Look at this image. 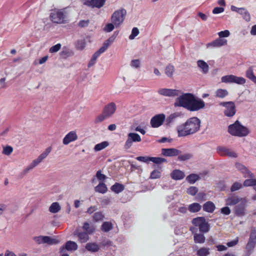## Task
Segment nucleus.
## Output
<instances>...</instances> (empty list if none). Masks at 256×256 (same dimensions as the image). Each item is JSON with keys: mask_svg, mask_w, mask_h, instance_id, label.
Returning a JSON list of instances; mask_svg holds the SVG:
<instances>
[{"mask_svg": "<svg viewBox=\"0 0 256 256\" xmlns=\"http://www.w3.org/2000/svg\"><path fill=\"white\" fill-rule=\"evenodd\" d=\"M200 120L197 117H192L176 128L179 137L186 136L196 133L200 128Z\"/></svg>", "mask_w": 256, "mask_h": 256, "instance_id": "f257e3e1", "label": "nucleus"}, {"mask_svg": "<svg viewBox=\"0 0 256 256\" xmlns=\"http://www.w3.org/2000/svg\"><path fill=\"white\" fill-rule=\"evenodd\" d=\"M192 223L194 226L190 228V230L192 234L197 232L198 229L203 234L208 232L210 230V225L204 217L198 216L194 218L192 220Z\"/></svg>", "mask_w": 256, "mask_h": 256, "instance_id": "f03ea898", "label": "nucleus"}, {"mask_svg": "<svg viewBox=\"0 0 256 256\" xmlns=\"http://www.w3.org/2000/svg\"><path fill=\"white\" fill-rule=\"evenodd\" d=\"M228 132L232 136L239 137L245 136L249 134L248 128L242 125L238 120L236 121L234 124L228 126Z\"/></svg>", "mask_w": 256, "mask_h": 256, "instance_id": "7ed1b4c3", "label": "nucleus"}, {"mask_svg": "<svg viewBox=\"0 0 256 256\" xmlns=\"http://www.w3.org/2000/svg\"><path fill=\"white\" fill-rule=\"evenodd\" d=\"M82 228L86 232H80L78 230H76L74 232V236L78 237L80 242L84 243L89 239L88 234H92L94 231V228L88 222H86L84 223Z\"/></svg>", "mask_w": 256, "mask_h": 256, "instance_id": "20e7f679", "label": "nucleus"}, {"mask_svg": "<svg viewBox=\"0 0 256 256\" xmlns=\"http://www.w3.org/2000/svg\"><path fill=\"white\" fill-rule=\"evenodd\" d=\"M116 106L114 102H111L104 108L102 112L97 116V122H102L111 117L116 112Z\"/></svg>", "mask_w": 256, "mask_h": 256, "instance_id": "39448f33", "label": "nucleus"}, {"mask_svg": "<svg viewBox=\"0 0 256 256\" xmlns=\"http://www.w3.org/2000/svg\"><path fill=\"white\" fill-rule=\"evenodd\" d=\"M194 95L191 93L183 94L177 98L174 104L176 107L181 106L188 110Z\"/></svg>", "mask_w": 256, "mask_h": 256, "instance_id": "423d86ee", "label": "nucleus"}, {"mask_svg": "<svg viewBox=\"0 0 256 256\" xmlns=\"http://www.w3.org/2000/svg\"><path fill=\"white\" fill-rule=\"evenodd\" d=\"M52 150V147L49 146L46 150L44 152H43L42 154H40L38 157L34 160L32 163L26 168H24L22 172V175H25L28 172L32 169H33L34 167H36V166H38L40 162H42V160L44 159L50 152Z\"/></svg>", "mask_w": 256, "mask_h": 256, "instance_id": "0eeeda50", "label": "nucleus"}, {"mask_svg": "<svg viewBox=\"0 0 256 256\" xmlns=\"http://www.w3.org/2000/svg\"><path fill=\"white\" fill-rule=\"evenodd\" d=\"M50 18L54 23H66L67 21L66 12L64 10H54L50 13Z\"/></svg>", "mask_w": 256, "mask_h": 256, "instance_id": "6e6552de", "label": "nucleus"}, {"mask_svg": "<svg viewBox=\"0 0 256 256\" xmlns=\"http://www.w3.org/2000/svg\"><path fill=\"white\" fill-rule=\"evenodd\" d=\"M126 14L124 8L116 10L112 14L111 21L116 28L118 27L124 22Z\"/></svg>", "mask_w": 256, "mask_h": 256, "instance_id": "1a4fd4ad", "label": "nucleus"}, {"mask_svg": "<svg viewBox=\"0 0 256 256\" xmlns=\"http://www.w3.org/2000/svg\"><path fill=\"white\" fill-rule=\"evenodd\" d=\"M141 141V138L138 134L130 132L128 134V138L124 143V148L128 150L132 147L134 142H139Z\"/></svg>", "mask_w": 256, "mask_h": 256, "instance_id": "9d476101", "label": "nucleus"}, {"mask_svg": "<svg viewBox=\"0 0 256 256\" xmlns=\"http://www.w3.org/2000/svg\"><path fill=\"white\" fill-rule=\"evenodd\" d=\"M34 240L38 244H47L49 245L56 244L60 241L56 238H53L48 236H40L34 238Z\"/></svg>", "mask_w": 256, "mask_h": 256, "instance_id": "9b49d317", "label": "nucleus"}, {"mask_svg": "<svg viewBox=\"0 0 256 256\" xmlns=\"http://www.w3.org/2000/svg\"><path fill=\"white\" fill-rule=\"evenodd\" d=\"M220 105L225 107L224 110V114L228 117H232L234 116L236 112V106L234 103L232 102H222Z\"/></svg>", "mask_w": 256, "mask_h": 256, "instance_id": "f8f14e48", "label": "nucleus"}, {"mask_svg": "<svg viewBox=\"0 0 256 256\" xmlns=\"http://www.w3.org/2000/svg\"><path fill=\"white\" fill-rule=\"evenodd\" d=\"M204 106V102L201 99H196L194 96L188 110L190 112L198 111Z\"/></svg>", "mask_w": 256, "mask_h": 256, "instance_id": "ddd939ff", "label": "nucleus"}, {"mask_svg": "<svg viewBox=\"0 0 256 256\" xmlns=\"http://www.w3.org/2000/svg\"><path fill=\"white\" fill-rule=\"evenodd\" d=\"M256 246V228L252 229L248 242L246 245V249L250 252Z\"/></svg>", "mask_w": 256, "mask_h": 256, "instance_id": "4468645a", "label": "nucleus"}, {"mask_svg": "<svg viewBox=\"0 0 256 256\" xmlns=\"http://www.w3.org/2000/svg\"><path fill=\"white\" fill-rule=\"evenodd\" d=\"M248 200L246 198L234 207V212L236 216H242L246 214Z\"/></svg>", "mask_w": 256, "mask_h": 256, "instance_id": "2eb2a0df", "label": "nucleus"}, {"mask_svg": "<svg viewBox=\"0 0 256 256\" xmlns=\"http://www.w3.org/2000/svg\"><path fill=\"white\" fill-rule=\"evenodd\" d=\"M166 118V116L164 114H156L150 120V124L152 128H156L161 126Z\"/></svg>", "mask_w": 256, "mask_h": 256, "instance_id": "dca6fc26", "label": "nucleus"}, {"mask_svg": "<svg viewBox=\"0 0 256 256\" xmlns=\"http://www.w3.org/2000/svg\"><path fill=\"white\" fill-rule=\"evenodd\" d=\"M158 92L162 96H178L180 93L181 92L180 90H176V89H170V88H160L158 90Z\"/></svg>", "mask_w": 256, "mask_h": 256, "instance_id": "f3484780", "label": "nucleus"}, {"mask_svg": "<svg viewBox=\"0 0 256 256\" xmlns=\"http://www.w3.org/2000/svg\"><path fill=\"white\" fill-rule=\"evenodd\" d=\"M218 154L222 156H228L232 158H236L237 154L230 149L224 146H218L217 148Z\"/></svg>", "mask_w": 256, "mask_h": 256, "instance_id": "a211bd4d", "label": "nucleus"}, {"mask_svg": "<svg viewBox=\"0 0 256 256\" xmlns=\"http://www.w3.org/2000/svg\"><path fill=\"white\" fill-rule=\"evenodd\" d=\"M116 32H114V34L112 36L110 37L109 38L106 40L104 42L102 46L98 50H97V57L100 54L104 52L107 50L110 45L113 42L114 38L118 34V32H117L116 34Z\"/></svg>", "mask_w": 256, "mask_h": 256, "instance_id": "6ab92c4d", "label": "nucleus"}, {"mask_svg": "<svg viewBox=\"0 0 256 256\" xmlns=\"http://www.w3.org/2000/svg\"><path fill=\"white\" fill-rule=\"evenodd\" d=\"M181 152H182L180 150L175 148H163L162 149V154L165 156H177Z\"/></svg>", "mask_w": 256, "mask_h": 256, "instance_id": "aec40b11", "label": "nucleus"}, {"mask_svg": "<svg viewBox=\"0 0 256 256\" xmlns=\"http://www.w3.org/2000/svg\"><path fill=\"white\" fill-rule=\"evenodd\" d=\"M227 40L224 38H218L215 40L212 41L206 44V47L210 48H216V47H220L222 46H224L226 44Z\"/></svg>", "mask_w": 256, "mask_h": 256, "instance_id": "412c9836", "label": "nucleus"}, {"mask_svg": "<svg viewBox=\"0 0 256 256\" xmlns=\"http://www.w3.org/2000/svg\"><path fill=\"white\" fill-rule=\"evenodd\" d=\"M244 199V198H240L237 196H230L226 200V204L227 206H234L240 202Z\"/></svg>", "mask_w": 256, "mask_h": 256, "instance_id": "4be33fe9", "label": "nucleus"}, {"mask_svg": "<svg viewBox=\"0 0 256 256\" xmlns=\"http://www.w3.org/2000/svg\"><path fill=\"white\" fill-rule=\"evenodd\" d=\"M78 136L76 132L74 131H71L64 136L62 142L64 144L67 145L70 142L76 140Z\"/></svg>", "mask_w": 256, "mask_h": 256, "instance_id": "5701e85b", "label": "nucleus"}, {"mask_svg": "<svg viewBox=\"0 0 256 256\" xmlns=\"http://www.w3.org/2000/svg\"><path fill=\"white\" fill-rule=\"evenodd\" d=\"M78 248V245L76 242L70 240L68 241L64 246H62L60 248V250L62 252L64 249H66L68 250H76Z\"/></svg>", "mask_w": 256, "mask_h": 256, "instance_id": "b1692460", "label": "nucleus"}, {"mask_svg": "<svg viewBox=\"0 0 256 256\" xmlns=\"http://www.w3.org/2000/svg\"><path fill=\"white\" fill-rule=\"evenodd\" d=\"M172 179L174 180H180L183 179L185 174L183 172L179 170H174L170 174Z\"/></svg>", "mask_w": 256, "mask_h": 256, "instance_id": "393cba45", "label": "nucleus"}, {"mask_svg": "<svg viewBox=\"0 0 256 256\" xmlns=\"http://www.w3.org/2000/svg\"><path fill=\"white\" fill-rule=\"evenodd\" d=\"M203 210L208 212L212 213L216 208L214 204L211 201H208L203 205Z\"/></svg>", "mask_w": 256, "mask_h": 256, "instance_id": "a878e982", "label": "nucleus"}, {"mask_svg": "<svg viewBox=\"0 0 256 256\" xmlns=\"http://www.w3.org/2000/svg\"><path fill=\"white\" fill-rule=\"evenodd\" d=\"M112 246V242L108 239L103 240L98 244H97V252L100 248H107Z\"/></svg>", "mask_w": 256, "mask_h": 256, "instance_id": "bb28decb", "label": "nucleus"}, {"mask_svg": "<svg viewBox=\"0 0 256 256\" xmlns=\"http://www.w3.org/2000/svg\"><path fill=\"white\" fill-rule=\"evenodd\" d=\"M192 234H194V240L195 243L203 244L206 238L203 233L198 234L196 232Z\"/></svg>", "mask_w": 256, "mask_h": 256, "instance_id": "cd10ccee", "label": "nucleus"}, {"mask_svg": "<svg viewBox=\"0 0 256 256\" xmlns=\"http://www.w3.org/2000/svg\"><path fill=\"white\" fill-rule=\"evenodd\" d=\"M246 76L247 78L256 84V76L254 74L252 66H250L246 70Z\"/></svg>", "mask_w": 256, "mask_h": 256, "instance_id": "c85d7f7f", "label": "nucleus"}, {"mask_svg": "<svg viewBox=\"0 0 256 256\" xmlns=\"http://www.w3.org/2000/svg\"><path fill=\"white\" fill-rule=\"evenodd\" d=\"M202 206L198 203L194 202L189 205L188 210L192 212H197L200 210Z\"/></svg>", "mask_w": 256, "mask_h": 256, "instance_id": "c756f323", "label": "nucleus"}, {"mask_svg": "<svg viewBox=\"0 0 256 256\" xmlns=\"http://www.w3.org/2000/svg\"><path fill=\"white\" fill-rule=\"evenodd\" d=\"M110 188L112 192L118 194L124 190V187L122 184L116 182L111 186Z\"/></svg>", "mask_w": 256, "mask_h": 256, "instance_id": "7c9ffc66", "label": "nucleus"}, {"mask_svg": "<svg viewBox=\"0 0 256 256\" xmlns=\"http://www.w3.org/2000/svg\"><path fill=\"white\" fill-rule=\"evenodd\" d=\"M100 228L104 232H108L113 228V224L110 222H105L102 223Z\"/></svg>", "mask_w": 256, "mask_h": 256, "instance_id": "2f4dec72", "label": "nucleus"}, {"mask_svg": "<svg viewBox=\"0 0 256 256\" xmlns=\"http://www.w3.org/2000/svg\"><path fill=\"white\" fill-rule=\"evenodd\" d=\"M198 66L202 70L203 72L206 74L208 71V65L202 60H198L197 62Z\"/></svg>", "mask_w": 256, "mask_h": 256, "instance_id": "473e14b6", "label": "nucleus"}, {"mask_svg": "<svg viewBox=\"0 0 256 256\" xmlns=\"http://www.w3.org/2000/svg\"><path fill=\"white\" fill-rule=\"evenodd\" d=\"M210 254V248L206 247H202L196 252V254L198 256H208Z\"/></svg>", "mask_w": 256, "mask_h": 256, "instance_id": "72a5a7b5", "label": "nucleus"}, {"mask_svg": "<svg viewBox=\"0 0 256 256\" xmlns=\"http://www.w3.org/2000/svg\"><path fill=\"white\" fill-rule=\"evenodd\" d=\"M228 94L227 90L225 89H218L215 92V96L219 98H224Z\"/></svg>", "mask_w": 256, "mask_h": 256, "instance_id": "f704fd0d", "label": "nucleus"}, {"mask_svg": "<svg viewBox=\"0 0 256 256\" xmlns=\"http://www.w3.org/2000/svg\"><path fill=\"white\" fill-rule=\"evenodd\" d=\"M200 178L199 176L197 174H192L186 178V180L191 184H194L196 181Z\"/></svg>", "mask_w": 256, "mask_h": 256, "instance_id": "c9c22d12", "label": "nucleus"}, {"mask_svg": "<svg viewBox=\"0 0 256 256\" xmlns=\"http://www.w3.org/2000/svg\"><path fill=\"white\" fill-rule=\"evenodd\" d=\"M60 206L58 202H53L49 208V211L52 213H57L60 210Z\"/></svg>", "mask_w": 256, "mask_h": 256, "instance_id": "e433bc0d", "label": "nucleus"}, {"mask_svg": "<svg viewBox=\"0 0 256 256\" xmlns=\"http://www.w3.org/2000/svg\"><path fill=\"white\" fill-rule=\"evenodd\" d=\"M193 157L192 154L190 153H185L178 156V160L180 161H186L191 159Z\"/></svg>", "mask_w": 256, "mask_h": 256, "instance_id": "4c0bfd02", "label": "nucleus"}, {"mask_svg": "<svg viewBox=\"0 0 256 256\" xmlns=\"http://www.w3.org/2000/svg\"><path fill=\"white\" fill-rule=\"evenodd\" d=\"M256 179L250 178L246 180L243 183V186L245 187L254 186L256 184Z\"/></svg>", "mask_w": 256, "mask_h": 256, "instance_id": "58836bf2", "label": "nucleus"}, {"mask_svg": "<svg viewBox=\"0 0 256 256\" xmlns=\"http://www.w3.org/2000/svg\"><path fill=\"white\" fill-rule=\"evenodd\" d=\"M174 72V68L173 66L169 64L167 66L165 69V73L168 77H172Z\"/></svg>", "mask_w": 256, "mask_h": 256, "instance_id": "ea45409f", "label": "nucleus"}, {"mask_svg": "<svg viewBox=\"0 0 256 256\" xmlns=\"http://www.w3.org/2000/svg\"><path fill=\"white\" fill-rule=\"evenodd\" d=\"M108 190V188L106 186L104 182H100L98 185H97V192L102 193L104 194Z\"/></svg>", "mask_w": 256, "mask_h": 256, "instance_id": "a19ab883", "label": "nucleus"}, {"mask_svg": "<svg viewBox=\"0 0 256 256\" xmlns=\"http://www.w3.org/2000/svg\"><path fill=\"white\" fill-rule=\"evenodd\" d=\"M161 170H152L150 174V179H156L160 178Z\"/></svg>", "mask_w": 256, "mask_h": 256, "instance_id": "79ce46f5", "label": "nucleus"}, {"mask_svg": "<svg viewBox=\"0 0 256 256\" xmlns=\"http://www.w3.org/2000/svg\"><path fill=\"white\" fill-rule=\"evenodd\" d=\"M151 162L157 164H160L163 162H167V160L160 157H151Z\"/></svg>", "mask_w": 256, "mask_h": 256, "instance_id": "37998d69", "label": "nucleus"}, {"mask_svg": "<svg viewBox=\"0 0 256 256\" xmlns=\"http://www.w3.org/2000/svg\"><path fill=\"white\" fill-rule=\"evenodd\" d=\"M234 75L230 74L224 76L222 78V82L224 83H233Z\"/></svg>", "mask_w": 256, "mask_h": 256, "instance_id": "c03bdc74", "label": "nucleus"}, {"mask_svg": "<svg viewBox=\"0 0 256 256\" xmlns=\"http://www.w3.org/2000/svg\"><path fill=\"white\" fill-rule=\"evenodd\" d=\"M242 12H238V14H241L243 18L246 21V22H250V14L248 12L247 10H246L244 8H242Z\"/></svg>", "mask_w": 256, "mask_h": 256, "instance_id": "a18cd8bd", "label": "nucleus"}, {"mask_svg": "<svg viewBox=\"0 0 256 256\" xmlns=\"http://www.w3.org/2000/svg\"><path fill=\"white\" fill-rule=\"evenodd\" d=\"M246 80L244 78L241 76H234L233 83L238 84H244L246 83Z\"/></svg>", "mask_w": 256, "mask_h": 256, "instance_id": "49530a36", "label": "nucleus"}, {"mask_svg": "<svg viewBox=\"0 0 256 256\" xmlns=\"http://www.w3.org/2000/svg\"><path fill=\"white\" fill-rule=\"evenodd\" d=\"M243 186V184L238 182H234L230 187V191L232 192L241 189Z\"/></svg>", "mask_w": 256, "mask_h": 256, "instance_id": "de8ad7c7", "label": "nucleus"}, {"mask_svg": "<svg viewBox=\"0 0 256 256\" xmlns=\"http://www.w3.org/2000/svg\"><path fill=\"white\" fill-rule=\"evenodd\" d=\"M84 4L92 8L96 6V0H82Z\"/></svg>", "mask_w": 256, "mask_h": 256, "instance_id": "09e8293b", "label": "nucleus"}, {"mask_svg": "<svg viewBox=\"0 0 256 256\" xmlns=\"http://www.w3.org/2000/svg\"><path fill=\"white\" fill-rule=\"evenodd\" d=\"M236 167L238 170L240 171L244 174L246 172H248V168L246 167L244 165L240 163L236 162Z\"/></svg>", "mask_w": 256, "mask_h": 256, "instance_id": "8fccbe9b", "label": "nucleus"}, {"mask_svg": "<svg viewBox=\"0 0 256 256\" xmlns=\"http://www.w3.org/2000/svg\"><path fill=\"white\" fill-rule=\"evenodd\" d=\"M86 248L90 252H96V244L95 243H88L86 245Z\"/></svg>", "mask_w": 256, "mask_h": 256, "instance_id": "3c124183", "label": "nucleus"}, {"mask_svg": "<svg viewBox=\"0 0 256 256\" xmlns=\"http://www.w3.org/2000/svg\"><path fill=\"white\" fill-rule=\"evenodd\" d=\"M136 160L142 162L148 163L151 162V157L148 156H140L136 158Z\"/></svg>", "mask_w": 256, "mask_h": 256, "instance_id": "603ef678", "label": "nucleus"}, {"mask_svg": "<svg viewBox=\"0 0 256 256\" xmlns=\"http://www.w3.org/2000/svg\"><path fill=\"white\" fill-rule=\"evenodd\" d=\"M178 116V114L176 113H174L170 115L166 120V122L168 124H169L172 122Z\"/></svg>", "mask_w": 256, "mask_h": 256, "instance_id": "864d4df0", "label": "nucleus"}, {"mask_svg": "<svg viewBox=\"0 0 256 256\" xmlns=\"http://www.w3.org/2000/svg\"><path fill=\"white\" fill-rule=\"evenodd\" d=\"M109 144V143L108 142L104 141L102 142L101 143L97 144V151L100 150L106 147H107Z\"/></svg>", "mask_w": 256, "mask_h": 256, "instance_id": "5fc2aeb1", "label": "nucleus"}, {"mask_svg": "<svg viewBox=\"0 0 256 256\" xmlns=\"http://www.w3.org/2000/svg\"><path fill=\"white\" fill-rule=\"evenodd\" d=\"M198 192V189L196 186H190L187 190V193L192 196H194Z\"/></svg>", "mask_w": 256, "mask_h": 256, "instance_id": "6e6d98bb", "label": "nucleus"}, {"mask_svg": "<svg viewBox=\"0 0 256 256\" xmlns=\"http://www.w3.org/2000/svg\"><path fill=\"white\" fill-rule=\"evenodd\" d=\"M139 34V30L137 28H134L132 31V34L129 36L130 40H133L136 36Z\"/></svg>", "mask_w": 256, "mask_h": 256, "instance_id": "4d7b16f0", "label": "nucleus"}, {"mask_svg": "<svg viewBox=\"0 0 256 256\" xmlns=\"http://www.w3.org/2000/svg\"><path fill=\"white\" fill-rule=\"evenodd\" d=\"M206 194L204 192H199L196 195V198L198 202H203L206 200Z\"/></svg>", "mask_w": 256, "mask_h": 256, "instance_id": "13d9d810", "label": "nucleus"}, {"mask_svg": "<svg viewBox=\"0 0 256 256\" xmlns=\"http://www.w3.org/2000/svg\"><path fill=\"white\" fill-rule=\"evenodd\" d=\"M13 151V148L10 146H6L4 148L2 153L6 156H9Z\"/></svg>", "mask_w": 256, "mask_h": 256, "instance_id": "bf43d9fd", "label": "nucleus"}, {"mask_svg": "<svg viewBox=\"0 0 256 256\" xmlns=\"http://www.w3.org/2000/svg\"><path fill=\"white\" fill-rule=\"evenodd\" d=\"M114 24L112 22L108 23L106 25L104 30L106 32H110L114 30Z\"/></svg>", "mask_w": 256, "mask_h": 256, "instance_id": "052dcab7", "label": "nucleus"}, {"mask_svg": "<svg viewBox=\"0 0 256 256\" xmlns=\"http://www.w3.org/2000/svg\"><path fill=\"white\" fill-rule=\"evenodd\" d=\"M61 48V44H58L52 46L50 49V52L51 53L56 52H58Z\"/></svg>", "mask_w": 256, "mask_h": 256, "instance_id": "680f3d73", "label": "nucleus"}, {"mask_svg": "<svg viewBox=\"0 0 256 256\" xmlns=\"http://www.w3.org/2000/svg\"><path fill=\"white\" fill-rule=\"evenodd\" d=\"M230 34V32L228 30H224L221 31L218 33V35L220 38L228 37Z\"/></svg>", "mask_w": 256, "mask_h": 256, "instance_id": "e2e57ef3", "label": "nucleus"}, {"mask_svg": "<svg viewBox=\"0 0 256 256\" xmlns=\"http://www.w3.org/2000/svg\"><path fill=\"white\" fill-rule=\"evenodd\" d=\"M89 22V20H81L79 22L78 24L80 28H85L88 26Z\"/></svg>", "mask_w": 256, "mask_h": 256, "instance_id": "0e129e2a", "label": "nucleus"}, {"mask_svg": "<svg viewBox=\"0 0 256 256\" xmlns=\"http://www.w3.org/2000/svg\"><path fill=\"white\" fill-rule=\"evenodd\" d=\"M76 47L78 49L82 50L85 47V42L83 40H78Z\"/></svg>", "mask_w": 256, "mask_h": 256, "instance_id": "69168bd1", "label": "nucleus"}, {"mask_svg": "<svg viewBox=\"0 0 256 256\" xmlns=\"http://www.w3.org/2000/svg\"><path fill=\"white\" fill-rule=\"evenodd\" d=\"M130 65L132 67L138 68L140 66V61L139 60H133L131 62Z\"/></svg>", "mask_w": 256, "mask_h": 256, "instance_id": "338daca9", "label": "nucleus"}, {"mask_svg": "<svg viewBox=\"0 0 256 256\" xmlns=\"http://www.w3.org/2000/svg\"><path fill=\"white\" fill-rule=\"evenodd\" d=\"M96 62V52H94L92 56V58L88 64V67L90 68L92 66H94Z\"/></svg>", "mask_w": 256, "mask_h": 256, "instance_id": "774afa93", "label": "nucleus"}]
</instances>
